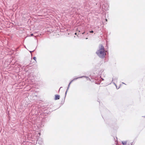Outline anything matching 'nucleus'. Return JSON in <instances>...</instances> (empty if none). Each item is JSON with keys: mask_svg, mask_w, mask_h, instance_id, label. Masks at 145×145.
I'll return each instance as SVG.
<instances>
[{"mask_svg": "<svg viewBox=\"0 0 145 145\" xmlns=\"http://www.w3.org/2000/svg\"><path fill=\"white\" fill-rule=\"evenodd\" d=\"M97 54L101 58H103L105 56L106 54L104 46L102 45L99 46V49L96 52Z\"/></svg>", "mask_w": 145, "mask_h": 145, "instance_id": "obj_1", "label": "nucleus"}, {"mask_svg": "<svg viewBox=\"0 0 145 145\" xmlns=\"http://www.w3.org/2000/svg\"><path fill=\"white\" fill-rule=\"evenodd\" d=\"M55 97L54 99L55 100H57L59 99L60 98V96L58 95H55Z\"/></svg>", "mask_w": 145, "mask_h": 145, "instance_id": "obj_2", "label": "nucleus"}, {"mask_svg": "<svg viewBox=\"0 0 145 145\" xmlns=\"http://www.w3.org/2000/svg\"><path fill=\"white\" fill-rule=\"evenodd\" d=\"M122 142L123 145H126L127 144H129V141H123Z\"/></svg>", "mask_w": 145, "mask_h": 145, "instance_id": "obj_3", "label": "nucleus"}, {"mask_svg": "<svg viewBox=\"0 0 145 145\" xmlns=\"http://www.w3.org/2000/svg\"><path fill=\"white\" fill-rule=\"evenodd\" d=\"M126 145H133L132 143L130 142L129 141V144H127Z\"/></svg>", "mask_w": 145, "mask_h": 145, "instance_id": "obj_4", "label": "nucleus"}, {"mask_svg": "<svg viewBox=\"0 0 145 145\" xmlns=\"http://www.w3.org/2000/svg\"><path fill=\"white\" fill-rule=\"evenodd\" d=\"M33 59H34L36 61V57H33Z\"/></svg>", "mask_w": 145, "mask_h": 145, "instance_id": "obj_5", "label": "nucleus"}, {"mask_svg": "<svg viewBox=\"0 0 145 145\" xmlns=\"http://www.w3.org/2000/svg\"><path fill=\"white\" fill-rule=\"evenodd\" d=\"M89 32L90 33H93V31H89Z\"/></svg>", "mask_w": 145, "mask_h": 145, "instance_id": "obj_6", "label": "nucleus"}, {"mask_svg": "<svg viewBox=\"0 0 145 145\" xmlns=\"http://www.w3.org/2000/svg\"><path fill=\"white\" fill-rule=\"evenodd\" d=\"M84 33H85V32H84L83 33H82V34H83Z\"/></svg>", "mask_w": 145, "mask_h": 145, "instance_id": "obj_7", "label": "nucleus"}, {"mask_svg": "<svg viewBox=\"0 0 145 145\" xmlns=\"http://www.w3.org/2000/svg\"><path fill=\"white\" fill-rule=\"evenodd\" d=\"M106 22L107 21V20L106 19Z\"/></svg>", "mask_w": 145, "mask_h": 145, "instance_id": "obj_8", "label": "nucleus"}, {"mask_svg": "<svg viewBox=\"0 0 145 145\" xmlns=\"http://www.w3.org/2000/svg\"><path fill=\"white\" fill-rule=\"evenodd\" d=\"M75 35H76L77 34V33H75Z\"/></svg>", "mask_w": 145, "mask_h": 145, "instance_id": "obj_9", "label": "nucleus"}, {"mask_svg": "<svg viewBox=\"0 0 145 145\" xmlns=\"http://www.w3.org/2000/svg\"><path fill=\"white\" fill-rule=\"evenodd\" d=\"M31 36L33 35V34H31Z\"/></svg>", "mask_w": 145, "mask_h": 145, "instance_id": "obj_10", "label": "nucleus"}]
</instances>
